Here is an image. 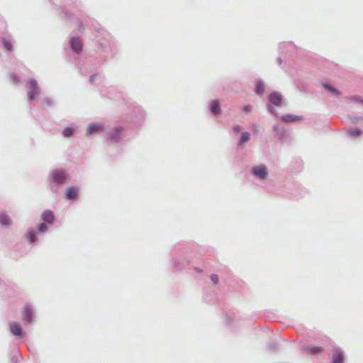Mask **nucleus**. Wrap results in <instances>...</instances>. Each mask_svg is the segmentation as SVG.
<instances>
[{"mask_svg":"<svg viewBox=\"0 0 363 363\" xmlns=\"http://www.w3.org/2000/svg\"><path fill=\"white\" fill-rule=\"evenodd\" d=\"M69 179V174L64 169L56 168L48 173V180L50 184V189L52 192L56 193L60 187Z\"/></svg>","mask_w":363,"mask_h":363,"instance_id":"1","label":"nucleus"},{"mask_svg":"<svg viewBox=\"0 0 363 363\" xmlns=\"http://www.w3.org/2000/svg\"><path fill=\"white\" fill-rule=\"evenodd\" d=\"M269 103L267 106V111L275 118H279L274 106H281L283 101L282 95L278 91L272 92L268 96Z\"/></svg>","mask_w":363,"mask_h":363,"instance_id":"2","label":"nucleus"},{"mask_svg":"<svg viewBox=\"0 0 363 363\" xmlns=\"http://www.w3.org/2000/svg\"><path fill=\"white\" fill-rule=\"evenodd\" d=\"M27 86L28 89L27 92L28 101L31 103L32 101H35L40 95V87L38 82L34 78H31L28 80Z\"/></svg>","mask_w":363,"mask_h":363,"instance_id":"3","label":"nucleus"},{"mask_svg":"<svg viewBox=\"0 0 363 363\" xmlns=\"http://www.w3.org/2000/svg\"><path fill=\"white\" fill-rule=\"evenodd\" d=\"M250 174L258 180H264L267 178L269 171L264 164L252 167L250 170Z\"/></svg>","mask_w":363,"mask_h":363,"instance_id":"4","label":"nucleus"},{"mask_svg":"<svg viewBox=\"0 0 363 363\" xmlns=\"http://www.w3.org/2000/svg\"><path fill=\"white\" fill-rule=\"evenodd\" d=\"M97 30L99 33H101V35H104V39L106 42H99V47L104 50L105 52H107V48H110L112 50V48L113 46V42L111 40V35L108 33H106V30H104L103 28H97ZM111 56L113 57L115 55V52H113L112 50H111Z\"/></svg>","mask_w":363,"mask_h":363,"instance_id":"5","label":"nucleus"},{"mask_svg":"<svg viewBox=\"0 0 363 363\" xmlns=\"http://www.w3.org/2000/svg\"><path fill=\"white\" fill-rule=\"evenodd\" d=\"M34 318V311L32 306L27 303L25 305L22 311V320L25 325H28L33 322Z\"/></svg>","mask_w":363,"mask_h":363,"instance_id":"6","label":"nucleus"},{"mask_svg":"<svg viewBox=\"0 0 363 363\" xmlns=\"http://www.w3.org/2000/svg\"><path fill=\"white\" fill-rule=\"evenodd\" d=\"M69 45L72 52L77 55L80 54L82 51V41L78 36L71 37L69 40Z\"/></svg>","mask_w":363,"mask_h":363,"instance_id":"7","label":"nucleus"},{"mask_svg":"<svg viewBox=\"0 0 363 363\" xmlns=\"http://www.w3.org/2000/svg\"><path fill=\"white\" fill-rule=\"evenodd\" d=\"M123 128L118 125L111 130H110L108 133V138L111 143H118L123 136Z\"/></svg>","mask_w":363,"mask_h":363,"instance_id":"8","label":"nucleus"},{"mask_svg":"<svg viewBox=\"0 0 363 363\" xmlns=\"http://www.w3.org/2000/svg\"><path fill=\"white\" fill-rule=\"evenodd\" d=\"M296 47L292 42H283L279 45V50L281 53L291 55L296 51Z\"/></svg>","mask_w":363,"mask_h":363,"instance_id":"9","label":"nucleus"},{"mask_svg":"<svg viewBox=\"0 0 363 363\" xmlns=\"http://www.w3.org/2000/svg\"><path fill=\"white\" fill-rule=\"evenodd\" d=\"M104 130V125L99 123H89L86 128V135H91L101 132Z\"/></svg>","mask_w":363,"mask_h":363,"instance_id":"10","label":"nucleus"},{"mask_svg":"<svg viewBox=\"0 0 363 363\" xmlns=\"http://www.w3.org/2000/svg\"><path fill=\"white\" fill-rule=\"evenodd\" d=\"M277 118L280 119L281 121L284 123H294L299 121H303L304 119V117L303 116H298L293 113H287L281 116H279V118Z\"/></svg>","mask_w":363,"mask_h":363,"instance_id":"11","label":"nucleus"},{"mask_svg":"<svg viewBox=\"0 0 363 363\" xmlns=\"http://www.w3.org/2000/svg\"><path fill=\"white\" fill-rule=\"evenodd\" d=\"M79 187L73 186L67 188L65 191V196L68 200H77L78 198V193Z\"/></svg>","mask_w":363,"mask_h":363,"instance_id":"12","label":"nucleus"},{"mask_svg":"<svg viewBox=\"0 0 363 363\" xmlns=\"http://www.w3.org/2000/svg\"><path fill=\"white\" fill-rule=\"evenodd\" d=\"M10 331L11 333L18 337H22L23 331L22 327L18 323L13 322L10 323Z\"/></svg>","mask_w":363,"mask_h":363,"instance_id":"13","label":"nucleus"},{"mask_svg":"<svg viewBox=\"0 0 363 363\" xmlns=\"http://www.w3.org/2000/svg\"><path fill=\"white\" fill-rule=\"evenodd\" d=\"M41 219L43 220V223L52 224L55 220V217L51 210H45L42 213Z\"/></svg>","mask_w":363,"mask_h":363,"instance_id":"14","label":"nucleus"},{"mask_svg":"<svg viewBox=\"0 0 363 363\" xmlns=\"http://www.w3.org/2000/svg\"><path fill=\"white\" fill-rule=\"evenodd\" d=\"M0 41L2 44L3 48L6 50L7 52L11 53L13 51V46L11 38L2 36L0 38Z\"/></svg>","mask_w":363,"mask_h":363,"instance_id":"15","label":"nucleus"},{"mask_svg":"<svg viewBox=\"0 0 363 363\" xmlns=\"http://www.w3.org/2000/svg\"><path fill=\"white\" fill-rule=\"evenodd\" d=\"M209 109L212 115L218 116L221 113V108L219 100L215 99L211 101Z\"/></svg>","mask_w":363,"mask_h":363,"instance_id":"16","label":"nucleus"},{"mask_svg":"<svg viewBox=\"0 0 363 363\" xmlns=\"http://www.w3.org/2000/svg\"><path fill=\"white\" fill-rule=\"evenodd\" d=\"M57 12L61 18L67 21H71L73 19V13L69 12L67 9L62 6H57Z\"/></svg>","mask_w":363,"mask_h":363,"instance_id":"17","label":"nucleus"},{"mask_svg":"<svg viewBox=\"0 0 363 363\" xmlns=\"http://www.w3.org/2000/svg\"><path fill=\"white\" fill-rule=\"evenodd\" d=\"M302 350L311 354H320L323 351V348L320 346H303Z\"/></svg>","mask_w":363,"mask_h":363,"instance_id":"18","label":"nucleus"},{"mask_svg":"<svg viewBox=\"0 0 363 363\" xmlns=\"http://www.w3.org/2000/svg\"><path fill=\"white\" fill-rule=\"evenodd\" d=\"M264 82L262 79H258L255 81L254 91L257 95L261 96L264 94Z\"/></svg>","mask_w":363,"mask_h":363,"instance_id":"19","label":"nucleus"},{"mask_svg":"<svg viewBox=\"0 0 363 363\" xmlns=\"http://www.w3.org/2000/svg\"><path fill=\"white\" fill-rule=\"evenodd\" d=\"M322 86L327 90L328 92H330L332 95L340 97L341 95V92L335 87L331 86L330 84L326 82H321Z\"/></svg>","mask_w":363,"mask_h":363,"instance_id":"20","label":"nucleus"},{"mask_svg":"<svg viewBox=\"0 0 363 363\" xmlns=\"http://www.w3.org/2000/svg\"><path fill=\"white\" fill-rule=\"evenodd\" d=\"M332 363H344L345 354L342 350H338L331 357Z\"/></svg>","mask_w":363,"mask_h":363,"instance_id":"21","label":"nucleus"},{"mask_svg":"<svg viewBox=\"0 0 363 363\" xmlns=\"http://www.w3.org/2000/svg\"><path fill=\"white\" fill-rule=\"evenodd\" d=\"M272 130L278 140H281L285 137L286 132L283 127H280L279 125H274L272 127Z\"/></svg>","mask_w":363,"mask_h":363,"instance_id":"22","label":"nucleus"},{"mask_svg":"<svg viewBox=\"0 0 363 363\" xmlns=\"http://www.w3.org/2000/svg\"><path fill=\"white\" fill-rule=\"evenodd\" d=\"M250 139V134L247 131H244L241 133L240 138L238 141L237 145L238 147L243 146L245 143H247Z\"/></svg>","mask_w":363,"mask_h":363,"instance_id":"23","label":"nucleus"},{"mask_svg":"<svg viewBox=\"0 0 363 363\" xmlns=\"http://www.w3.org/2000/svg\"><path fill=\"white\" fill-rule=\"evenodd\" d=\"M36 234L37 232L34 229L31 228L26 233V238L30 243H33L38 240Z\"/></svg>","mask_w":363,"mask_h":363,"instance_id":"24","label":"nucleus"},{"mask_svg":"<svg viewBox=\"0 0 363 363\" xmlns=\"http://www.w3.org/2000/svg\"><path fill=\"white\" fill-rule=\"evenodd\" d=\"M11 220L8 215L4 213H0V224L4 227L11 225Z\"/></svg>","mask_w":363,"mask_h":363,"instance_id":"25","label":"nucleus"},{"mask_svg":"<svg viewBox=\"0 0 363 363\" xmlns=\"http://www.w3.org/2000/svg\"><path fill=\"white\" fill-rule=\"evenodd\" d=\"M347 133L350 136H352L353 138H356V137L359 136L362 133V130L357 127H351V128H348Z\"/></svg>","mask_w":363,"mask_h":363,"instance_id":"26","label":"nucleus"},{"mask_svg":"<svg viewBox=\"0 0 363 363\" xmlns=\"http://www.w3.org/2000/svg\"><path fill=\"white\" fill-rule=\"evenodd\" d=\"M62 133L65 138H70L74 133V128L72 126H67L63 129Z\"/></svg>","mask_w":363,"mask_h":363,"instance_id":"27","label":"nucleus"},{"mask_svg":"<svg viewBox=\"0 0 363 363\" xmlns=\"http://www.w3.org/2000/svg\"><path fill=\"white\" fill-rule=\"evenodd\" d=\"M172 264L174 272H180L183 269L184 264L177 259H172Z\"/></svg>","mask_w":363,"mask_h":363,"instance_id":"28","label":"nucleus"},{"mask_svg":"<svg viewBox=\"0 0 363 363\" xmlns=\"http://www.w3.org/2000/svg\"><path fill=\"white\" fill-rule=\"evenodd\" d=\"M135 112L137 113V116H135L136 118L138 121H141L144 118V112L140 106H135L134 107Z\"/></svg>","mask_w":363,"mask_h":363,"instance_id":"29","label":"nucleus"},{"mask_svg":"<svg viewBox=\"0 0 363 363\" xmlns=\"http://www.w3.org/2000/svg\"><path fill=\"white\" fill-rule=\"evenodd\" d=\"M42 102L47 107H53L55 106L54 100L49 96L43 98Z\"/></svg>","mask_w":363,"mask_h":363,"instance_id":"30","label":"nucleus"},{"mask_svg":"<svg viewBox=\"0 0 363 363\" xmlns=\"http://www.w3.org/2000/svg\"><path fill=\"white\" fill-rule=\"evenodd\" d=\"M267 348L271 352H277L279 350V344L276 341H272L269 343Z\"/></svg>","mask_w":363,"mask_h":363,"instance_id":"31","label":"nucleus"},{"mask_svg":"<svg viewBox=\"0 0 363 363\" xmlns=\"http://www.w3.org/2000/svg\"><path fill=\"white\" fill-rule=\"evenodd\" d=\"M10 79L13 84H17L20 82L21 79L18 74L16 73H11L9 75Z\"/></svg>","mask_w":363,"mask_h":363,"instance_id":"32","label":"nucleus"},{"mask_svg":"<svg viewBox=\"0 0 363 363\" xmlns=\"http://www.w3.org/2000/svg\"><path fill=\"white\" fill-rule=\"evenodd\" d=\"M37 230H38L37 233H45L48 230L47 223H43V222L40 223L38 225Z\"/></svg>","mask_w":363,"mask_h":363,"instance_id":"33","label":"nucleus"},{"mask_svg":"<svg viewBox=\"0 0 363 363\" xmlns=\"http://www.w3.org/2000/svg\"><path fill=\"white\" fill-rule=\"evenodd\" d=\"M350 99L355 103L363 104V98L359 95L351 96Z\"/></svg>","mask_w":363,"mask_h":363,"instance_id":"34","label":"nucleus"},{"mask_svg":"<svg viewBox=\"0 0 363 363\" xmlns=\"http://www.w3.org/2000/svg\"><path fill=\"white\" fill-rule=\"evenodd\" d=\"M349 118L351 123L356 124L358 123L360 119L363 118V117L357 116H349Z\"/></svg>","mask_w":363,"mask_h":363,"instance_id":"35","label":"nucleus"},{"mask_svg":"<svg viewBox=\"0 0 363 363\" xmlns=\"http://www.w3.org/2000/svg\"><path fill=\"white\" fill-rule=\"evenodd\" d=\"M210 279L213 284H217L219 282V277L217 274H213L210 276Z\"/></svg>","mask_w":363,"mask_h":363,"instance_id":"36","label":"nucleus"},{"mask_svg":"<svg viewBox=\"0 0 363 363\" xmlns=\"http://www.w3.org/2000/svg\"><path fill=\"white\" fill-rule=\"evenodd\" d=\"M233 315L229 314V313H226L225 315V323L228 325H230L231 324V322L233 320Z\"/></svg>","mask_w":363,"mask_h":363,"instance_id":"37","label":"nucleus"},{"mask_svg":"<svg viewBox=\"0 0 363 363\" xmlns=\"http://www.w3.org/2000/svg\"><path fill=\"white\" fill-rule=\"evenodd\" d=\"M252 106L250 104L245 105L242 107V111L245 112V113H250L252 111Z\"/></svg>","mask_w":363,"mask_h":363,"instance_id":"38","label":"nucleus"},{"mask_svg":"<svg viewBox=\"0 0 363 363\" xmlns=\"http://www.w3.org/2000/svg\"><path fill=\"white\" fill-rule=\"evenodd\" d=\"M242 128L240 125H235L233 127V132L234 133H240L242 130Z\"/></svg>","mask_w":363,"mask_h":363,"instance_id":"39","label":"nucleus"},{"mask_svg":"<svg viewBox=\"0 0 363 363\" xmlns=\"http://www.w3.org/2000/svg\"><path fill=\"white\" fill-rule=\"evenodd\" d=\"M19 357L20 354L18 356H13L11 359L12 363H19Z\"/></svg>","mask_w":363,"mask_h":363,"instance_id":"40","label":"nucleus"},{"mask_svg":"<svg viewBox=\"0 0 363 363\" xmlns=\"http://www.w3.org/2000/svg\"><path fill=\"white\" fill-rule=\"evenodd\" d=\"M96 74H93L90 76L89 77V81L91 84H94L95 82V80H96Z\"/></svg>","mask_w":363,"mask_h":363,"instance_id":"41","label":"nucleus"},{"mask_svg":"<svg viewBox=\"0 0 363 363\" xmlns=\"http://www.w3.org/2000/svg\"><path fill=\"white\" fill-rule=\"evenodd\" d=\"M277 62L279 65H282V60L280 57H277Z\"/></svg>","mask_w":363,"mask_h":363,"instance_id":"42","label":"nucleus"},{"mask_svg":"<svg viewBox=\"0 0 363 363\" xmlns=\"http://www.w3.org/2000/svg\"><path fill=\"white\" fill-rule=\"evenodd\" d=\"M82 26H83V23H82V21H80V20H79V21H78V26H79V28H81Z\"/></svg>","mask_w":363,"mask_h":363,"instance_id":"43","label":"nucleus"},{"mask_svg":"<svg viewBox=\"0 0 363 363\" xmlns=\"http://www.w3.org/2000/svg\"><path fill=\"white\" fill-rule=\"evenodd\" d=\"M195 270H196V272H198V273H200V272H202V270H201V269H199V268H196V267L195 268Z\"/></svg>","mask_w":363,"mask_h":363,"instance_id":"44","label":"nucleus"},{"mask_svg":"<svg viewBox=\"0 0 363 363\" xmlns=\"http://www.w3.org/2000/svg\"><path fill=\"white\" fill-rule=\"evenodd\" d=\"M292 196H293V197H294V199H298V198L299 197V196H298V195L294 194H293V195H292Z\"/></svg>","mask_w":363,"mask_h":363,"instance_id":"45","label":"nucleus"},{"mask_svg":"<svg viewBox=\"0 0 363 363\" xmlns=\"http://www.w3.org/2000/svg\"><path fill=\"white\" fill-rule=\"evenodd\" d=\"M74 1H75V0H67V2H68V1H70L71 3H73V2H74Z\"/></svg>","mask_w":363,"mask_h":363,"instance_id":"46","label":"nucleus"},{"mask_svg":"<svg viewBox=\"0 0 363 363\" xmlns=\"http://www.w3.org/2000/svg\"><path fill=\"white\" fill-rule=\"evenodd\" d=\"M79 70H81V72H82V74H84L82 72V68H79Z\"/></svg>","mask_w":363,"mask_h":363,"instance_id":"47","label":"nucleus"},{"mask_svg":"<svg viewBox=\"0 0 363 363\" xmlns=\"http://www.w3.org/2000/svg\"><path fill=\"white\" fill-rule=\"evenodd\" d=\"M104 90H101V94H103V95H104Z\"/></svg>","mask_w":363,"mask_h":363,"instance_id":"48","label":"nucleus"}]
</instances>
